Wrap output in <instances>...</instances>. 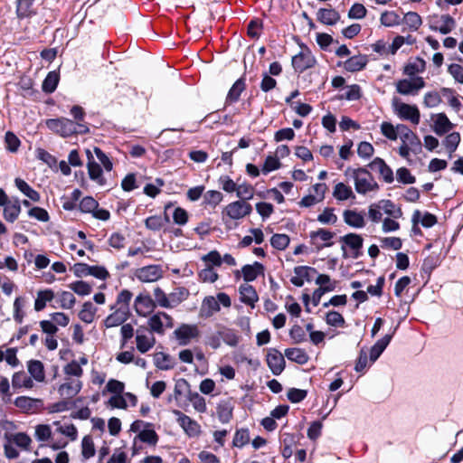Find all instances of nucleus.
<instances>
[{
	"label": "nucleus",
	"instance_id": "cd10ccee",
	"mask_svg": "<svg viewBox=\"0 0 463 463\" xmlns=\"http://www.w3.org/2000/svg\"><path fill=\"white\" fill-rule=\"evenodd\" d=\"M155 304L149 296L139 295L136 298L135 307L137 314H145L153 309Z\"/></svg>",
	"mask_w": 463,
	"mask_h": 463
},
{
	"label": "nucleus",
	"instance_id": "0e129e2a",
	"mask_svg": "<svg viewBox=\"0 0 463 463\" xmlns=\"http://www.w3.org/2000/svg\"><path fill=\"white\" fill-rule=\"evenodd\" d=\"M199 277L203 282L213 283L218 279V274L213 270L211 265L202 269L199 273Z\"/></svg>",
	"mask_w": 463,
	"mask_h": 463
},
{
	"label": "nucleus",
	"instance_id": "72a5a7b5",
	"mask_svg": "<svg viewBox=\"0 0 463 463\" xmlns=\"http://www.w3.org/2000/svg\"><path fill=\"white\" fill-rule=\"evenodd\" d=\"M53 298H54V293L52 290H51V289L40 290L37 293V298H36L35 303H34V309L36 311L43 310L45 307L46 303L48 301H51Z\"/></svg>",
	"mask_w": 463,
	"mask_h": 463
},
{
	"label": "nucleus",
	"instance_id": "4be33fe9",
	"mask_svg": "<svg viewBox=\"0 0 463 463\" xmlns=\"http://www.w3.org/2000/svg\"><path fill=\"white\" fill-rule=\"evenodd\" d=\"M452 128L453 124L449 121L444 113H439L437 115L433 130L438 136H442Z\"/></svg>",
	"mask_w": 463,
	"mask_h": 463
},
{
	"label": "nucleus",
	"instance_id": "603ef678",
	"mask_svg": "<svg viewBox=\"0 0 463 463\" xmlns=\"http://www.w3.org/2000/svg\"><path fill=\"white\" fill-rule=\"evenodd\" d=\"M52 437L51 427L47 424H39L35 427V438L39 441H47Z\"/></svg>",
	"mask_w": 463,
	"mask_h": 463
},
{
	"label": "nucleus",
	"instance_id": "6e6552de",
	"mask_svg": "<svg viewBox=\"0 0 463 463\" xmlns=\"http://www.w3.org/2000/svg\"><path fill=\"white\" fill-rule=\"evenodd\" d=\"M174 413L178 417L177 421L184 429L185 433L190 437H195L200 433V425L189 416L184 414L178 410H175Z\"/></svg>",
	"mask_w": 463,
	"mask_h": 463
},
{
	"label": "nucleus",
	"instance_id": "aec40b11",
	"mask_svg": "<svg viewBox=\"0 0 463 463\" xmlns=\"http://www.w3.org/2000/svg\"><path fill=\"white\" fill-rule=\"evenodd\" d=\"M392 337V334H387L383 338L379 339L371 348L370 350V360L372 362H375L381 354L387 347L389 343L391 342Z\"/></svg>",
	"mask_w": 463,
	"mask_h": 463
},
{
	"label": "nucleus",
	"instance_id": "a18cd8bd",
	"mask_svg": "<svg viewBox=\"0 0 463 463\" xmlns=\"http://www.w3.org/2000/svg\"><path fill=\"white\" fill-rule=\"evenodd\" d=\"M187 397L197 411L204 412L206 411V403L204 398L199 395L198 392H193L192 391H189Z\"/></svg>",
	"mask_w": 463,
	"mask_h": 463
},
{
	"label": "nucleus",
	"instance_id": "6ab92c4d",
	"mask_svg": "<svg viewBox=\"0 0 463 463\" xmlns=\"http://www.w3.org/2000/svg\"><path fill=\"white\" fill-rule=\"evenodd\" d=\"M245 88L246 84L244 78H240L237 80L229 90L225 103L232 104L238 101L241 92L245 90Z\"/></svg>",
	"mask_w": 463,
	"mask_h": 463
},
{
	"label": "nucleus",
	"instance_id": "58836bf2",
	"mask_svg": "<svg viewBox=\"0 0 463 463\" xmlns=\"http://www.w3.org/2000/svg\"><path fill=\"white\" fill-rule=\"evenodd\" d=\"M189 296V290L185 288H177L172 293L169 294V301L171 307H176L181 302L185 300Z\"/></svg>",
	"mask_w": 463,
	"mask_h": 463
},
{
	"label": "nucleus",
	"instance_id": "774afa93",
	"mask_svg": "<svg viewBox=\"0 0 463 463\" xmlns=\"http://www.w3.org/2000/svg\"><path fill=\"white\" fill-rule=\"evenodd\" d=\"M222 194L215 190H210L204 195L205 203L213 206H216L217 204H219L222 202Z\"/></svg>",
	"mask_w": 463,
	"mask_h": 463
},
{
	"label": "nucleus",
	"instance_id": "680f3d73",
	"mask_svg": "<svg viewBox=\"0 0 463 463\" xmlns=\"http://www.w3.org/2000/svg\"><path fill=\"white\" fill-rule=\"evenodd\" d=\"M70 288L78 295L86 296L91 292V287L87 282L79 280L70 285Z\"/></svg>",
	"mask_w": 463,
	"mask_h": 463
},
{
	"label": "nucleus",
	"instance_id": "7ed1b4c3",
	"mask_svg": "<svg viewBox=\"0 0 463 463\" xmlns=\"http://www.w3.org/2000/svg\"><path fill=\"white\" fill-rule=\"evenodd\" d=\"M174 335L180 345H187L192 339L200 335V331L196 325L182 324Z\"/></svg>",
	"mask_w": 463,
	"mask_h": 463
},
{
	"label": "nucleus",
	"instance_id": "c9c22d12",
	"mask_svg": "<svg viewBox=\"0 0 463 463\" xmlns=\"http://www.w3.org/2000/svg\"><path fill=\"white\" fill-rule=\"evenodd\" d=\"M21 213V206L18 200L14 203H8L4 209V217L7 222H14L19 213Z\"/></svg>",
	"mask_w": 463,
	"mask_h": 463
},
{
	"label": "nucleus",
	"instance_id": "6e6d98bb",
	"mask_svg": "<svg viewBox=\"0 0 463 463\" xmlns=\"http://www.w3.org/2000/svg\"><path fill=\"white\" fill-rule=\"evenodd\" d=\"M382 203V209L388 215L392 216L393 218H400L402 214V210L400 208L395 209L394 203L390 200H382L380 202Z\"/></svg>",
	"mask_w": 463,
	"mask_h": 463
},
{
	"label": "nucleus",
	"instance_id": "a19ab883",
	"mask_svg": "<svg viewBox=\"0 0 463 463\" xmlns=\"http://www.w3.org/2000/svg\"><path fill=\"white\" fill-rule=\"evenodd\" d=\"M289 236L284 233H276L270 239V244L279 250H285L289 244Z\"/></svg>",
	"mask_w": 463,
	"mask_h": 463
},
{
	"label": "nucleus",
	"instance_id": "39448f33",
	"mask_svg": "<svg viewBox=\"0 0 463 463\" xmlns=\"http://www.w3.org/2000/svg\"><path fill=\"white\" fill-rule=\"evenodd\" d=\"M315 64L316 59L308 49L300 52L292 58V66L295 71L298 72H303L304 71L314 67Z\"/></svg>",
	"mask_w": 463,
	"mask_h": 463
},
{
	"label": "nucleus",
	"instance_id": "ea45409f",
	"mask_svg": "<svg viewBox=\"0 0 463 463\" xmlns=\"http://www.w3.org/2000/svg\"><path fill=\"white\" fill-rule=\"evenodd\" d=\"M459 142L460 135L458 132L450 133L445 137L443 144L449 152V158L452 157V153L457 149Z\"/></svg>",
	"mask_w": 463,
	"mask_h": 463
},
{
	"label": "nucleus",
	"instance_id": "4c0bfd02",
	"mask_svg": "<svg viewBox=\"0 0 463 463\" xmlns=\"http://www.w3.org/2000/svg\"><path fill=\"white\" fill-rule=\"evenodd\" d=\"M81 388V384L80 382L77 383H66L60 386L59 392L61 396L66 397L67 399L75 396Z\"/></svg>",
	"mask_w": 463,
	"mask_h": 463
},
{
	"label": "nucleus",
	"instance_id": "13d9d810",
	"mask_svg": "<svg viewBox=\"0 0 463 463\" xmlns=\"http://www.w3.org/2000/svg\"><path fill=\"white\" fill-rule=\"evenodd\" d=\"M99 206L98 202L91 196L84 197L80 203V209L84 213H92Z\"/></svg>",
	"mask_w": 463,
	"mask_h": 463
},
{
	"label": "nucleus",
	"instance_id": "9d476101",
	"mask_svg": "<svg viewBox=\"0 0 463 463\" xmlns=\"http://www.w3.org/2000/svg\"><path fill=\"white\" fill-rule=\"evenodd\" d=\"M440 21L443 24L442 25L438 26V16H434L430 21V28L432 31H439L442 34H448L455 28V19L449 14L441 15Z\"/></svg>",
	"mask_w": 463,
	"mask_h": 463
},
{
	"label": "nucleus",
	"instance_id": "0eeeda50",
	"mask_svg": "<svg viewBox=\"0 0 463 463\" xmlns=\"http://www.w3.org/2000/svg\"><path fill=\"white\" fill-rule=\"evenodd\" d=\"M267 364L272 373L279 375L285 369L286 362L284 356L279 350L271 348L267 354Z\"/></svg>",
	"mask_w": 463,
	"mask_h": 463
},
{
	"label": "nucleus",
	"instance_id": "49530a36",
	"mask_svg": "<svg viewBox=\"0 0 463 463\" xmlns=\"http://www.w3.org/2000/svg\"><path fill=\"white\" fill-rule=\"evenodd\" d=\"M404 22L412 31H417L422 24L421 17L415 12H408L404 15Z\"/></svg>",
	"mask_w": 463,
	"mask_h": 463
},
{
	"label": "nucleus",
	"instance_id": "473e14b6",
	"mask_svg": "<svg viewBox=\"0 0 463 463\" xmlns=\"http://www.w3.org/2000/svg\"><path fill=\"white\" fill-rule=\"evenodd\" d=\"M12 385L14 388H32L33 382L24 372H17L13 375Z\"/></svg>",
	"mask_w": 463,
	"mask_h": 463
},
{
	"label": "nucleus",
	"instance_id": "4d7b16f0",
	"mask_svg": "<svg viewBox=\"0 0 463 463\" xmlns=\"http://www.w3.org/2000/svg\"><path fill=\"white\" fill-rule=\"evenodd\" d=\"M253 187L250 184H237V196L246 202L253 197Z\"/></svg>",
	"mask_w": 463,
	"mask_h": 463
},
{
	"label": "nucleus",
	"instance_id": "ddd939ff",
	"mask_svg": "<svg viewBox=\"0 0 463 463\" xmlns=\"http://www.w3.org/2000/svg\"><path fill=\"white\" fill-rule=\"evenodd\" d=\"M398 136L402 143L409 144L411 146L420 147V140L406 125H397Z\"/></svg>",
	"mask_w": 463,
	"mask_h": 463
},
{
	"label": "nucleus",
	"instance_id": "c03bdc74",
	"mask_svg": "<svg viewBox=\"0 0 463 463\" xmlns=\"http://www.w3.org/2000/svg\"><path fill=\"white\" fill-rule=\"evenodd\" d=\"M203 308L206 309V316L211 317L220 310V304L214 297H206L203 301Z\"/></svg>",
	"mask_w": 463,
	"mask_h": 463
},
{
	"label": "nucleus",
	"instance_id": "20e7f679",
	"mask_svg": "<svg viewBox=\"0 0 463 463\" xmlns=\"http://www.w3.org/2000/svg\"><path fill=\"white\" fill-rule=\"evenodd\" d=\"M47 127L62 137H70L75 133L74 121L68 118L49 119Z\"/></svg>",
	"mask_w": 463,
	"mask_h": 463
},
{
	"label": "nucleus",
	"instance_id": "7c9ffc66",
	"mask_svg": "<svg viewBox=\"0 0 463 463\" xmlns=\"http://www.w3.org/2000/svg\"><path fill=\"white\" fill-rule=\"evenodd\" d=\"M147 324L149 326L150 334L156 333L158 335H163L165 333L163 316L161 315V312L153 315L148 319Z\"/></svg>",
	"mask_w": 463,
	"mask_h": 463
},
{
	"label": "nucleus",
	"instance_id": "bf43d9fd",
	"mask_svg": "<svg viewBox=\"0 0 463 463\" xmlns=\"http://www.w3.org/2000/svg\"><path fill=\"white\" fill-rule=\"evenodd\" d=\"M326 321L329 326H343L345 325V319L343 316L336 311H329L326 313Z\"/></svg>",
	"mask_w": 463,
	"mask_h": 463
},
{
	"label": "nucleus",
	"instance_id": "dca6fc26",
	"mask_svg": "<svg viewBox=\"0 0 463 463\" xmlns=\"http://www.w3.org/2000/svg\"><path fill=\"white\" fill-rule=\"evenodd\" d=\"M233 406L231 401H222L217 404L218 419L222 423H228L232 418Z\"/></svg>",
	"mask_w": 463,
	"mask_h": 463
},
{
	"label": "nucleus",
	"instance_id": "c85d7f7f",
	"mask_svg": "<svg viewBox=\"0 0 463 463\" xmlns=\"http://www.w3.org/2000/svg\"><path fill=\"white\" fill-rule=\"evenodd\" d=\"M60 75L55 71H50L43 82L42 89L45 93H52L58 85Z\"/></svg>",
	"mask_w": 463,
	"mask_h": 463
},
{
	"label": "nucleus",
	"instance_id": "b1692460",
	"mask_svg": "<svg viewBox=\"0 0 463 463\" xmlns=\"http://www.w3.org/2000/svg\"><path fill=\"white\" fill-rule=\"evenodd\" d=\"M367 63V59L363 55H354L345 62L346 71L354 72L363 70Z\"/></svg>",
	"mask_w": 463,
	"mask_h": 463
},
{
	"label": "nucleus",
	"instance_id": "de8ad7c7",
	"mask_svg": "<svg viewBox=\"0 0 463 463\" xmlns=\"http://www.w3.org/2000/svg\"><path fill=\"white\" fill-rule=\"evenodd\" d=\"M10 440H12L18 447L25 450H28L30 449V444L32 442L31 438L24 432H18L13 435L12 439H10L9 441Z\"/></svg>",
	"mask_w": 463,
	"mask_h": 463
},
{
	"label": "nucleus",
	"instance_id": "f8f14e48",
	"mask_svg": "<svg viewBox=\"0 0 463 463\" xmlns=\"http://www.w3.org/2000/svg\"><path fill=\"white\" fill-rule=\"evenodd\" d=\"M128 315L129 307H119L114 313L107 317L104 320V324L106 327H113L122 325L128 318Z\"/></svg>",
	"mask_w": 463,
	"mask_h": 463
},
{
	"label": "nucleus",
	"instance_id": "f03ea898",
	"mask_svg": "<svg viewBox=\"0 0 463 463\" xmlns=\"http://www.w3.org/2000/svg\"><path fill=\"white\" fill-rule=\"evenodd\" d=\"M392 106L401 118L411 120L413 124H419L420 114L416 106L401 102L397 98L392 99Z\"/></svg>",
	"mask_w": 463,
	"mask_h": 463
},
{
	"label": "nucleus",
	"instance_id": "09e8293b",
	"mask_svg": "<svg viewBox=\"0 0 463 463\" xmlns=\"http://www.w3.org/2000/svg\"><path fill=\"white\" fill-rule=\"evenodd\" d=\"M397 91L402 95L416 94L414 84L411 80L404 79L396 83Z\"/></svg>",
	"mask_w": 463,
	"mask_h": 463
},
{
	"label": "nucleus",
	"instance_id": "3c124183",
	"mask_svg": "<svg viewBox=\"0 0 463 463\" xmlns=\"http://www.w3.org/2000/svg\"><path fill=\"white\" fill-rule=\"evenodd\" d=\"M35 402H41V400L32 399L26 396H20L15 399L14 405L21 410L28 411L33 409V403Z\"/></svg>",
	"mask_w": 463,
	"mask_h": 463
},
{
	"label": "nucleus",
	"instance_id": "8fccbe9b",
	"mask_svg": "<svg viewBox=\"0 0 463 463\" xmlns=\"http://www.w3.org/2000/svg\"><path fill=\"white\" fill-rule=\"evenodd\" d=\"M294 273L301 279H306L307 281H311L313 275L317 274V271L315 268L308 266H298L294 269Z\"/></svg>",
	"mask_w": 463,
	"mask_h": 463
},
{
	"label": "nucleus",
	"instance_id": "393cba45",
	"mask_svg": "<svg viewBox=\"0 0 463 463\" xmlns=\"http://www.w3.org/2000/svg\"><path fill=\"white\" fill-rule=\"evenodd\" d=\"M14 183L16 187L29 199L33 202L40 201V194L33 189L24 180L21 178H15Z\"/></svg>",
	"mask_w": 463,
	"mask_h": 463
},
{
	"label": "nucleus",
	"instance_id": "5fc2aeb1",
	"mask_svg": "<svg viewBox=\"0 0 463 463\" xmlns=\"http://www.w3.org/2000/svg\"><path fill=\"white\" fill-rule=\"evenodd\" d=\"M82 456L85 458H90L94 456L95 454V449H94V443L90 436H85L82 439Z\"/></svg>",
	"mask_w": 463,
	"mask_h": 463
},
{
	"label": "nucleus",
	"instance_id": "79ce46f5",
	"mask_svg": "<svg viewBox=\"0 0 463 463\" xmlns=\"http://www.w3.org/2000/svg\"><path fill=\"white\" fill-rule=\"evenodd\" d=\"M34 0H18L17 2V14L19 17H27L34 14L33 8Z\"/></svg>",
	"mask_w": 463,
	"mask_h": 463
},
{
	"label": "nucleus",
	"instance_id": "c756f323",
	"mask_svg": "<svg viewBox=\"0 0 463 463\" xmlns=\"http://www.w3.org/2000/svg\"><path fill=\"white\" fill-rule=\"evenodd\" d=\"M333 196L339 201H344L351 197H355L351 187L345 185L344 183H338L335 184L333 192Z\"/></svg>",
	"mask_w": 463,
	"mask_h": 463
},
{
	"label": "nucleus",
	"instance_id": "052dcab7",
	"mask_svg": "<svg viewBox=\"0 0 463 463\" xmlns=\"http://www.w3.org/2000/svg\"><path fill=\"white\" fill-rule=\"evenodd\" d=\"M250 441V435L247 429H241L236 431L233 438V446L242 447Z\"/></svg>",
	"mask_w": 463,
	"mask_h": 463
},
{
	"label": "nucleus",
	"instance_id": "f3484780",
	"mask_svg": "<svg viewBox=\"0 0 463 463\" xmlns=\"http://www.w3.org/2000/svg\"><path fill=\"white\" fill-rule=\"evenodd\" d=\"M340 19V14L335 9L320 8L317 12V20L326 25H333Z\"/></svg>",
	"mask_w": 463,
	"mask_h": 463
},
{
	"label": "nucleus",
	"instance_id": "2f4dec72",
	"mask_svg": "<svg viewBox=\"0 0 463 463\" xmlns=\"http://www.w3.org/2000/svg\"><path fill=\"white\" fill-rule=\"evenodd\" d=\"M88 173L91 180L97 181L100 185L105 184V179L102 176V169L100 165L94 160H90L87 164Z\"/></svg>",
	"mask_w": 463,
	"mask_h": 463
},
{
	"label": "nucleus",
	"instance_id": "423d86ee",
	"mask_svg": "<svg viewBox=\"0 0 463 463\" xmlns=\"http://www.w3.org/2000/svg\"><path fill=\"white\" fill-rule=\"evenodd\" d=\"M251 211V205L241 200L231 203L225 208L227 215L233 220L243 218L244 216L249 215Z\"/></svg>",
	"mask_w": 463,
	"mask_h": 463
},
{
	"label": "nucleus",
	"instance_id": "864d4df0",
	"mask_svg": "<svg viewBox=\"0 0 463 463\" xmlns=\"http://www.w3.org/2000/svg\"><path fill=\"white\" fill-rule=\"evenodd\" d=\"M137 438L142 441L155 446L158 441V435L154 430H144L140 431Z\"/></svg>",
	"mask_w": 463,
	"mask_h": 463
},
{
	"label": "nucleus",
	"instance_id": "338daca9",
	"mask_svg": "<svg viewBox=\"0 0 463 463\" xmlns=\"http://www.w3.org/2000/svg\"><path fill=\"white\" fill-rule=\"evenodd\" d=\"M76 302V298L72 293L69 291H63L60 295V305L62 308L71 309L73 307Z\"/></svg>",
	"mask_w": 463,
	"mask_h": 463
},
{
	"label": "nucleus",
	"instance_id": "a878e982",
	"mask_svg": "<svg viewBox=\"0 0 463 463\" xmlns=\"http://www.w3.org/2000/svg\"><path fill=\"white\" fill-rule=\"evenodd\" d=\"M28 372L37 382H43L45 379L43 364L39 360H31L28 363Z\"/></svg>",
	"mask_w": 463,
	"mask_h": 463
},
{
	"label": "nucleus",
	"instance_id": "69168bd1",
	"mask_svg": "<svg viewBox=\"0 0 463 463\" xmlns=\"http://www.w3.org/2000/svg\"><path fill=\"white\" fill-rule=\"evenodd\" d=\"M381 23L385 26H393L399 24V15L394 12H383L381 15Z\"/></svg>",
	"mask_w": 463,
	"mask_h": 463
},
{
	"label": "nucleus",
	"instance_id": "9b49d317",
	"mask_svg": "<svg viewBox=\"0 0 463 463\" xmlns=\"http://www.w3.org/2000/svg\"><path fill=\"white\" fill-rule=\"evenodd\" d=\"M368 166L372 170L378 171L381 176L383 178V180L391 184L393 182V173L392 170L390 168L389 165H386L383 159L380 157H375L369 165Z\"/></svg>",
	"mask_w": 463,
	"mask_h": 463
},
{
	"label": "nucleus",
	"instance_id": "a211bd4d",
	"mask_svg": "<svg viewBox=\"0 0 463 463\" xmlns=\"http://www.w3.org/2000/svg\"><path fill=\"white\" fill-rule=\"evenodd\" d=\"M239 290L241 294V301L253 307L254 303L259 298L254 288L249 284H242Z\"/></svg>",
	"mask_w": 463,
	"mask_h": 463
},
{
	"label": "nucleus",
	"instance_id": "e433bc0d",
	"mask_svg": "<svg viewBox=\"0 0 463 463\" xmlns=\"http://www.w3.org/2000/svg\"><path fill=\"white\" fill-rule=\"evenodd\" d=\"M96 311L97 308L93 306L91 302H85L82 306V309L79 313V317L83 322L90 324L94 319Z\"/></svg>",
	"mask_w": 463,
	"mask_h": 463
},
{
	"label": "nucleus",
	"instance_id": "f257e3e1",
	"mask_svg": "<svg viewBox=\"0 0 463 463\" xmlns=\"http://www.w3.org/2000/svg\"><path fill=\"white\" fill-rule=\"evenodd\" d=\"M345 175H350L354 179L355 190L359 194H366L367 192L378 189V184L374 181L371 173L364 167L353 169L348 167Z\"/></svg>",
	"mask_w": 463,
	"mask_h": 463
},
{
	"label": "nucleus",
	"instance_id": "f704fd0d",
	"mask_svg": "<svg viewBox=\"0 0 463 463\" xmlns=\"http://www.w3.org/2000/svg\"><path fill=\"white\" fill-rule=\"evenodd\" d=\"M426 62L423 59L417 57L414 61L406 64L403 73L408 76H414L418 72L425 70Z\"/></svg>",
	"mask_w": 463,
	"mask_h": 463
},
{
	"label": "nucleus",
	"instance_id": "412c9836",
	"mask_svg": "<svg viewBox=\"0 0 463 463\" xmlns=\"http://www.w3.org/2000/svg\"><path fill=\"white\" fill-rule=\"evenodd\" d=\"M345 222L354 228H362L365 225L364 215L354 210H345L343 213Z\"/></svg>",
	"mask_w": 463,
	"mask_h": 463
},
{
	"label": "nucleus",
	"instance_id": "e2e57ef3",
	"mask_svg": "<svg viewBox=\"0 0 463 463\" xmlns=\"http://www.w3.org/2000/svg\"><path fill=\"white\" fill-rule=\"evenodd\" d=\"M307 392L306 390L290 388L288 391L287 396H288V399L291 402L297 403V402H300L301 401H303L307 397Z\"/></svg>",
	"mask_w": 463,
	"mask_h": 463
},
{
	"label": "nucleus",
	"instance_id": "5701e85b",
	"mask_svg": "<svg viewBox=\"0 0 463 463\" xmlns=\"http://www.w3.org/2000/svg\"><path fill=\"white\" fill-rule=\"evenodd\" d=\"M285 355L288 360L298 364H305L309 359L307 354L300 348H288L285 350Z\"/></svg>",
	"mask_w": 463,
	"mask_h": 463
},
{
	"label": "nucleus",
	"instance_id": "37998d69",
	"mask_svg": "<svg viewBox=\"0 0 463 463\" xmlns=\"http://www.w3.org/2000/svg\"><path fill=\"white\" fill-rule=\"evenodd\" d=\"M170 362L171 357L169 354H166L163 352H158L155 354V364L161 370L172 369L174 365Z\"/></svg>",
	"mask_w": 463,
	"mask_h": 463
},
{
	"label": "nucleus",
	"instance_id": "bb28decb",
	"mask_svg": "<svg viewBox=\"0 0 463 463\" xmlns=\"http://www.w3.org/2000/svg\"><path fill=\"white\" fill-rule=\"evenodd\" d=\"M136 342L137 350L140 353L145 354L155 345L156 338L152 334L150 336H147L146 335H137Z\"/></svg>",
	"mask_w": 463,
	"mask_h": 463
},
{
	"label": "nucleus",
	"instance_id": "1a4fd4ad",
	"mask_svg": "<svg viewBox=\"0 0 463 463\" xmlns=\"http://www.w3.org/2000/svg\"><path fill=\"white\" fill-rule=\"evenodd\" d=\"M136 277L143 282H154L162 277V269L158 265H149L136 270Z\"/></svg>",
	"mask_w": 463,
	"mask_h": 463
},
{
	"label": "nucleus",
	"instance_id": "4468645a",
	"mask_svg": "<svg viewBox=\"0 0 463 463\" xmlns=\"http://www.w3.org/2000/svg\"><path fill=\"white\" fill-rule=\"evenodd\" d=\"M345 245L349 246L353 250V258L356 259L360 255V249L363 247L364 240L361 235L356 233H348L340 238Z\"/></svg>",
	"mask_w": 463,
	"mask_h": 463
},
{
	"label": "nucleus",
	"instance_id": "2eb2a0df",
	"mask_svg": "<svg viewBox=\"0 0 463 463\" xmlns=\"http://www.w3.org/2000/svg\"><path fill=\"white\" fill-rule=\"evenodd\" d=\"M243 279L246 282L253 281L259 275L264 274V266L256 261L252 265H244L241 269Z\"/></svg>",
	"mask_w": 463,
	"mask_h": 463
}]
</instances>
